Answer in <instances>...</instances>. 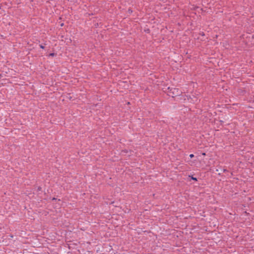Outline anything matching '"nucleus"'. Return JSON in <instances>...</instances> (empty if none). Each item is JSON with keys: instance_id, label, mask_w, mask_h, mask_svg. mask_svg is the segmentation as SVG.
Returning a JSON list of instances; mask_svg holds the SVG:
<instances>
[{"instance_id": "nucleus-1", "label": "nucleus", "mask_w": 254, "mask_h": 254, "mask_svg": "<svg viewBox=\"0 0 254 254\" xmlns=\"http://www.w3.org/2000/svg\"><path fill=\"white\" fill-rule=\"evenodd\" d=\"M189 177L190 178L191 180H194V181H196L197 180L196 178L194 177H193L192 176H190V175H189Z\"/></svg>"}, {"instance_id": "nucleus-2", "label": "nucleus", "mask_w": 254, "mask_h": 254, "mask_svg": "<svg viewBox=\"0 0 254 254\" xmlns=\"http://www.w3.org/2000/svg\"><path fill=\"white\" fill-rule=\"evenodd\" d=\"M221 170L223 171V172L224 173H225V172H228V170L227 169H221Z\"/></svg>"}, {"instance_id": "nucleus-3", "label": "nucleus", "mask_w": 254, "mask_h": 254, "mask_svg": "<svg viewBox=\"0 0 254 254\" xmlns=\"http://www.w3.org/2000/svg\"><path fill=\"white\" fill-rule=\"evenodd\" d=\"M55 55V54L53 53L50 54L49 56L54 57Z\"/></svg>"}, {"instance_id": "nucleus-4", "label": "nucleus", "mask_w": 254, "mask_h": 254, "mask_svg": "<svg viewBox=\"0 0 254 254\" xmlns=\"http://www.w3.org/2000/svg\"><path fill=\"white\" fill-rule=\"evenodd\" d=\"M40 47L42 49H44L45 48L44 46H43L42 45H40Z\"/></svg>"}, {"instance_id": "nucleus-5", "label": "nucleus", "mask_w": 254, "mask_h": 254, "mask_svg": "<svg viewBox=\"0 0 254 254\" xmlns=\"http://www.w3.org/2000/svg\"><path fill=\"white\" fill-rule=\"evenodd\" d=\"M190 158H193V157H194V155H193V154H190Z\"/></svg>"}, {"instance_id": "nucleus-6", "label": "nucleus", "mask_w": 254, "mask_h": 254, "mask_svg": "<svg viewBox=\"0 0 254 254\" xmlns=\"http://www.w3.org/2000/svg\"><path fill=\"white\" fill-rule=\"evenodd\" d=\"M202 155H204H204H205V153H204V152L202 153Z\"/></svg>"}, {"instance_id": "nucleus-7", "label": "nucleus", "mask_w": 254, "mask_h": 254, "mask_svg": "<svg viewBox=\"0 0 254 254\" xmlns=\"http://www.w3.org/2000/svg\"><path fill=\"white\" fill-rule=\"evenodd\" d=\"M41 188L40 187L38 188V190H40Z\"/></svg>"}]
</instances>
